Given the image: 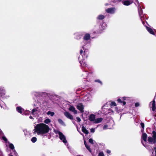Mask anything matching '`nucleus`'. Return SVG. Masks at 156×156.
<instances>
[{"instance_id":"nucleus-34","label":"nucleus","mask_w":156,"mask_h":156,"mask_svg":"<svg viewBox=\"0 0 156 156\" xmlns=\"http://www.w3.org/2000/svg\"><path fill=\"white\" fill-rule=\"evenodd\" d=\"M110 105L111 106H116V105L115 103L114 102H112L110 104Z\"/></svg>"},{"instance_id":"nucleus-28","label":"nucleus","mask_w":156,"mask_h":156,"mask_svg":"<svg viewBox=\"0 0 156 156\" xmlns=\"http://www.w3.org/2000/svg\"><path fill=\"white\" fill-rule=\"evenodd\" d=\"M111 127H108V125H104L103 127V129L104 130L106 129H111Z\"/></svg>"},{"instance_id":"nucleus-47","label":"nucleus","mask_w":156,"mask_h":156,"mask_svg":"<svg viewBox=\"0 0 156 156\" xmlns=\"http://www.w3.org/2000/svg\"><path fill=\"white\" fill-rule=\"evenodd\" d=\"M111 152V151L110 150H108L107 151V153L108 154H109Z\"/></svg>"},{"instance_id":"nucleus-6","label":"nucleus","mask_w":156,"mask_h":156,"mask_svg":"<svg viewBox=\"0 0 156 156\" xmlns=\"http://www.w3.org/2000/svg\"><path fill=\"white\" fill-rule=\"evenodd\" d=\"M59 138L62 140V142L68 147L67 141L66 140V136L61 132H59Z\"/></svg>"},{"instance_id":"nucleus-12","label":"nucleus","mask_w":156,"mask_h":156,"mask_svg":"<svg viewBox=\"0 0 156 156\" xmlns=\"http://www.w3.org/2000/svg\"><path fill=\"white\" fill-rule=\"evenodd\" d=\"M106 11L108 13L113 14L114 13L115 9L114 8H109L108 9H106Z\"/></svg>"},{"instance_id":"nucleus-38","label":"nucleus","mask_w":156,"mask_h":156,"mask_svg":"<svg viewBox=\"0 0 156 156\" xmlns=\"http://www.w3.org/2000/svg\"><path fill=\"white\" fill-rule=\"evenodd\" d=\"M95 82L100 83L102 85V82L99 80H95Z\"/></svg>"},{"instance_id":"nucleus-51","label":"nucleus","mask_w":156,"mask_h":156,"mask_svg":"<svg viewBox=\"0 0 156 156\" xmlns=\"http://www.w3.org/2000/svg\"><path fill=\"white\" fill-rule=\"evenodd\" d=\"M154 116L156 118V113L154 114Z\"/></svg>"},{"instance_id":"nucleus-14","label":"nucleus","mask_w":156,"mask_h":156,"mask_svg":"<svg viewBox=\"0 0 156 156\" xmlns=\"http://www.w3.org/2000/svg\"><path fill=\"white\" fill-rule=\"evenodd\" d=\"M9 147L12 150H13V151L14 152V154L16 156H17V152H16V151L14 149V146L13 145V144L12 143L9 144Z\"/></svg>"},{"instance_id":"nucleus-2","label":"nucleus","mask_w":156,"mask_h":156,"mask_svg":"<svg viewBox=\"0 0 156 156\" xmlns=\"http://www.w3.org/2000/svg\"><path fill=\"white\" fill-rule=\"evenodd\" d=\"M80 57H79V62L81 64V69L83 71V73L82 74V76L84 79H86L89 73L87 72L84 70L83 69V68L85 67H87L88 69H89V68L88 67L87 64L85 62H84L83 61H82L80 60Z\"/></svg>"},{"instance_id":"nucleus-40","label":"nucleus","mask_w":156,"mask_h":156,"mask_svg":"<svg viewBox=\"0 0 156 156\" xmlns=\"http://www.w3.org/2000/svg\"><path fill=\"white\" fill-rule=\"evenodd\" d=\"M98 156H104V155L103 152H100L98 154Z\"/></svg>"},{"instance_id":"nucleus-31","label":"nucleus","mask_w":156,"mask_h":156,"mask_svg":"<svg viewBox=\"0 0 156 156\" xmlns=\"http://www.w3.org/2000/svg\"><path fill=\"white\" fill-rule=\"evenodd\" d=\"M37 139L36 137H32L31 139V141L33 143H35L37 141Z\"/></svg>"},{"instance_id":"nucleus-10","label":"nucleus","mask_w":156,"mask_h":156,"mask_svg":"<svg viewBox=\"0 0 156 156\" xmlns=\"http://www.w3.org/2000/svg\"><path fill=\"white\" fill-rule=\"evenodd\" d=\"M77 108L81 112H83L84 107L83 104L81 103H79L77 105Z\"/></svg>"},{"instance_id":"nucleus-37","label":"nucleus","mask_w":156,"mask_h":156,"mask_svg":"<svg viewBox=\"0 0 156 156\" xmlns=\"http://www.w3.org/2000/svg\"><path fill=\"white\" fill-rule=\"evenodd\" d=\"M154 149L155 150V155L154 154V153L153 152L152 155L151 156H156V147H155L154 148Z\"/></svg>"},{"instance_id":"nucleus-8","label":"nucleus","mask_w":156,"mask_h":156,"mask_svg":"<svg viewBox=\"0 0 156 156\" xmlns=\"http://www.w3.org/2000/svg\"><path fill=\"white\" fill-rule=\"evenodd\" d=\"M133 2L132 0H124L122 2V4L128 6L133 3Z\"/></svg>"},{"instance_id":"nucleus-7","label":"nucleus","mask_w":156,"mask_h":156,"mask_svg":"<svg viewBox=\"0 0 156 156\" xmlns=\"http://www.w3.org/2000/svg\"><path fill=\"white\" fill-rule=\"evenodd\" d=\"M138 13L140 15V18L141 19L142 23L144 25V21H143L142 20V19L143 18V16H144V15L143 13L142 10L141 8V6L140 5H138Z\"/></svg>"},{"instance_id":"nucleus-3","label":"nucleus","mask_w":156,"mask_h":156,"mask_svg":"<svg viewBox=\"0 0 156 156\" xmlns=\"http://www.w3.org/2000/svg\"><path fill=\"white\" fill-rule=\"evenodd\" d=\"M152 134V137L151 136L148 137L147 140L148 142L152 144L156 143V132L154 131H153Z\"/></svg>"},{"instance_id":"nucleus-4","label":"nucleus","mask_w":156,"mask_h":156,"mask_svg":"<svg viewBox=\"0 0 156 156\" xmlns=\"http://www.w3.org/2000/svg\"><path fill=\"white\" fill-rule=\"evenodd\" d=\"M82 48L83 49V50L84 51V52H83V55H82V54L83 53V50L81 49L80 50V54L81 55L82 57L83 58V59H81L80 58V60L82 61H83L84 59L83 58H84V59L87 58L88 57V51L87 49H84V46H83L82 47ZM81 57L80 56H79V57Z\"/></svg>"},{"instance_id":"nucleus-48","label":"nucleus","mask_w":156,"mask_h":156,"mask_svg":"<svg viewBox=\"0 0 156 156\" xmlns=\"http://www.w3.org/2000/svg\"><path fill=\"white\" fill-rule=\"evenodd\" d=\"M84 144L85 146L87 145V143L85 141H84Z\"/></svg>"},{"instance_id":"nucleus-20","label":"nucleus","mask_w":156,"mask_h":156,"mask_svg":"<svg viewBox=\"0 0 156 156\" xmlns=\"http://www.w3.org/2000/svg\"><path fill=\"white\" fill-rule=\"evenodd\" d=\"M142 137L145 142H146L147 137V134L145 133H143Z\"/></svg>"},{"instance_id":"nucleus-55","label":"nucleus","mask_w":156,"mask_h":156,"mask_svg":"<svg viewBox=\"0 0 156 156\" xmlns=\"http://www.w3.org/2000/svg\"><path fill=\"white\" fill-rule=\"evenodd\" d=\"M87 97L86 96H85V98H86Z\"/></svg>"},{"instance_id":"nucleus-49","label":"nucleus","mask_w":156,"mask_h":156,"mask_svg":"<svg viewBox=\"0 0 156 156\" xmlns=\"http://www.w3.org/2000/svg\"><path fill=\"white\" fill-rule=\"evenodd\" d=\"M81 38V37L80 36H79V38H78H78H77V37H76V39H80V38Z\"/></svg>"},{"instance_id":"nucleus-41","label":"nucleus","mask_w":156,"mask_h":156,"mask_svg":"<svg viewBox=\"0 0 156 156\" xmlns=\"http://www.w3.org/2000/svg\"><path fill=\"white\" fill-rule=\"evenodd\" d=\"M95 128H91L90 129V131L91 133H94L95 132Z\"/></svg>"},{"instance_id":"nucleus-22","label":"nucleus","mask_w":156,"mask_h":156,"mask_svg":"<svg viewBox=\"0 0 156 156\" xmlns=\"http://www.w3.org/2000/svg\"><path fill=\"white\" fill-rule=\"evenodd\" d=\"M34 111L38 113L40 112L39 111V109L38 107H37L36 108L33 109L32 110L31 114H33L34 112Z\"/></svg>"},{"instance_id":"nucleus-42","label":"nucleus","mask_w":156,"mask_h":156,"mask_svg":"<svg viewBox=\"0 0 156 156\" xmlns=\"http://www.w3.org/2000/svg\"><path fill=\"white\" fill-rule=\"evenodd\" d=\"M140 125L142 129H144V124L142 122L140 123Z\"/></svg>"},{"instance_id":"nucleus-30","label":"nucleus","mask_w":156,"mask_h":156,"mask_svg":"<svg viewBox=\"0 0 156 156\" xmlns=\"http://www.w3.org/2000/svg\"><path fill=\"white\" fill-rule=\"evenodd\" d=\"M102 29L104 30L106 27V25L105 23H103L101 24Z\"/></svg>"},{"instance_id":"nucleus-25","label":"nucleus","mask_w":156,"mask_h":156,"mask_svg":"<svg viewBox=\"0 0 156 156\" xmlns=\"http://www.w3.org/2000/svg\"><path fill=\"white\" fill-rule=\"evenodd\" d=\"M5 105V103L2 100L0 99V106L1 108H4Z\"/></svg>"},{"instance_id":"nucleus-17","label":"nucleus","mask_w":156,"mask_h":156,"mask_svg":"<svg viewBox=\"0 0 156 156\" xmlns=\"http://www.w3.org/2000/svg\"><path fill=\"white\" fill-rule=\"evenodd\" d=\"M146 28L147 29V30L148 31L149 33H150L151 34H153V35H155V34L154 33V32L153 30L151 28L149 27H147V26H145Z\"/></svg>"},{"instance_id":"nucleus-50","label":"nucleus","mask_w":156,"mask_h":156,"mask_svg":"<svg viewBox=\"0 0 156 156\" xmlns=\"http://www.w3.org/2000/svg\"><path fill=\"white\" fill-rule=\"evenodd\" d=\"M29 118H30V119H33V117H32V116H30Z\"/></svg>"},{"instance_id":"nucleus-45","label":"nucleus","mask_w":156,"mask_h":156,"mask_svg":"<svg viewBox=\"0 0 156 156\" xmlns=\"http://www.w3.org/2000/svg\"><path fill=\"white\" fill-rule=\"evenodd\" d=\"M135 106L137 107L139 106V104L138 103H136L135 104Z\"/></svg>"},{"instance_id":"nucleus-5","label":"nucleus","mask_w":156,"mask_h":156,"mask_svg":"<svg viewBox=\"0 0 156 156\" xmlns=\"http://www.w3.org/2000/svg\"><path fill=\"white\" fill-rule=\"evenodd\" d=\"M16 109L17 111L18 112L20 113L22 115L24 114L25 113V115H28L30 113V112L28 111H26L25 112L24 110L20 107H17Z\"/></svg>"},{"instance_id":"nucleus-56","label":"nucleus","mask_w":156,"mask_h":156,"mask_svg":"<svg viewBox=\"0 0 156 156\" xmlns=\"http://www.w3.org/2000/svg\"><path fill=\"white\" fill-rule=\"evenodd\" d=\"M9 156H13L12 155H10Z\"/></svg>"},{"instance_id":"nucleus-23","label":"nucleus","mask_w":156,"mask_h":156,"mask_svg":"<svg viewBox=\"0 0 156 156\" xmlns=\"http://www.w3.org/2000/svg\"><path fill=\"white\" fill-rule=\"evenodd\" d=\"M105 18V16L102 15H99L97 17V19L99 20H102Z\"/></svg>"},{"instance_id":"nucleus-54","label":"nucleus","mask_w":156,"mask_h":156,"mask_svg":"<svg viewBox=\"0 0 156 156\" xmlns=\"http://www.w3.org/2000/svg\"><path fill=\"white\" fill-rule=\"evenodd\" d=\"M104 107H105V106H104L103 107H102V109H103V108H104Z\"/></svg>"},{"instance_id":"nucleus-36","label":"nucleus","mask_w":156,"mask_h":156,"mask_svg":"<svg viewBox=\"0 0 156 156\" xmlns=\"http://www.w3.org/2000/svg\"><path fill=\"white\" fill-rule=\"evenodd\" d=\"M2 139L5 141V143H6L7 141V140L5 136H3L2 137Z\"/></svg>"},{"instance_id":"nucleus-9","label":"nucleus","mask_w":156,"mask_h":156,"mask_svg":"<svg viewBox=\"0 0 156 156\" xmlns=\"http://www.w3.org/2000/svg\"><path fill=\"white\" fill-rule=\"evenodd\" d=\"M155 101L154 100L150 103V106L152 108L153 111H154L156 110V107H155Z\"/></svg>"},{"instance_id":"nucleus-33","label":"nucleus","mask_w":156,"mask_h":156,"mask_svg":"<svg viewBox=\"0 0 156 156\" xmlns=\"http://www.w3.org/2000/svg\"><path fill=\"white\" fill-rule=\"evenodd\" d=\"M86 147V148H87V150H88L90 152H91V150L90 149V147L88 145H86V146H85Z\"/></svg>"},{"instance_id":"nucleus-26","label":"nucleus","mask_w":156,"mask_h":156,"mask_svg":"<svg viewBox=\"0 0 156 156\" xmlns=\"http://www.w3.org/2000/svg\"><path fill=\"white\" fill-rule=\"evenodd\" d=\"M125 98H126L125 97H122V98H121V99L119 98L118 99V101L119 103H122V100L124 101V100H125Z\"/></svg>"},{"instance_id":"nucleus-43","label":"nucleus","mask_w":156,"mask_h":156,"mask_svg":"<svg viewBox=\"0 0 156 156\" xmlns=\"http://www.w3.org/2000/svg\"><path fill=\"white\" fill-rule=\"evenodd\" d=\"M38 113L37 112L35 111L34 112L33 114H31L32 115H34L35 116H36L38 114Z\"/></svg>"},{"instance_id":"nucleus-1","label":"nucleus","mask_w":156,"mask_h":156,"mask_svg":"<svg viewBox=\"0 0 156 156\" xmlns=\"http://www.w3.org/2000/svg\"><path fill=\"white\" fill-rule=\"evenodd\" d=\"M48 126L43 123H40L37 125L34 130V133H36L38 135L44 134L48 133L49 131Z\"/></svg>"},{"instance_id":"nucleus-35","label":"nucleus","mask_w":156,"mask_h":156,"mask_svg":"<svg viewBox=\"0 0 156 156\" xmlns=\"http://www.w3.org/2000/svg\"><path fill=\"white\" fill-rule=\"evenodd\" d=\"M89 143H90L92 144H94V143H93V140L91 139V138H90L89 139Z\"/></svg>"},{"instance_id":"nucleus-24","label":"nucleus","mask_w":156,"mask_h":156,"mask_svg":"<svg viewBox=\"0 0 156 156\" xmlns=\"http://www.w3.org/2000/svg\"><path fill=\"white\" fill-rule=\"evenodd\" d=\"M5 90L3 89L0 90V97H2L5 95Z\"/></svg>"},{"instance_id":"nucleus-46","label":"nucleus","mask_w":156,"mask_h":156,"mask_svg":"<svg viewBox=\"0 0 156 156\" xmlns=\"http://www.w3.org/2000/svg\"><path fill=\"white\" fill-rule=\"evenodd\" d=\"M122 104H123L122 105H126V102L125 101H123L122 102Z\"/></svg>"},{"instance_id":"nucleus-15","label":"nucleus","mask_w":156,"mask_h":156,"mask_svg":"<svg viewBox=\"0 0 156 156\" xmlns=\"http://www.w3.org/2000/svg\"><path fill=\"white\" fill-rule=\"evenodd\" d=\"M95 115L93 114H91L90 115L89 117V120L90 121L93 122H94L95 119Z\"/></svg>"},{"instance_id":"nucleus-19","label":"nucleus","mask_w":156,"mask_h":156,"mask_svg":"<svg viewBox=\"0 0 156 156\" xmlns=\"http://www.w3.org/2000/svg\"><path fill=\"white\" fill-rule=\"evenodd\" d=\"M102 120H103V119L102 118H97V119H95L94 122L95 123H99L100 122H102Z\"/></svg>"},{"instance_id":"nucleus-13","label":"nucleus","mask_w":156,"mask_h":156,"mask_svg":"<svg viewBox=\"0 0 156 156\" xmlns=\"http://www.w3.org/2000/svg\"><path fill=\"white\" fill-rule=\"evenodd\" d=\"M69 110L71 112H73L74 114H76L77 113V111L76 110L75 107L73 106H71L69 108Z\"/></svg>"},{"instance_id":"nucleus-27","label":"nucleus","mask_w":156,"mask_h":156,"mask_svg":"<svg viewBox=\"0 0 156 156\" xmlns=\"http://www.w3.org/2000/svg\"><path fill=\"white\" fill-rule=\"evenodd\" d=\"M48 115H50L51 116H53L55 114V113L53 112H51V111H48L47 112Z\"/></svg>"},{"instance_id":"nucleus-39","label":"nucleus","mask_w":156,"mask_h":156,"mask_svg":"<svg viewBox=\"0 0 156 156\" xmlns=\"http://www.w3.org/2000/svg\"><path fill=\"white\" fill-rule=\"evenodd\" d=\"M134 2L135 3H136L138 4V5H140L139 4V2L137 0H134Z\"/></svg>"},{"instance_id":"nucleus-44","label":"nucleus","mask_w":156,"mask_h":156,"mask_svg":"<svg viewBox=\"0 0 156 156\" xmlns=\"http://www.w3.org/2000/svg\"><path fill=\"white\" fill-rule=\"evenodd\" d=\"M76 119L78 122H80L81 121L79 117H76Z\"/></svg>"},{"instance_id":"nucleus-32","label":"nucleus","mask_w":156,"mask_h":156,"mask_svg":"<svg viewBox=\"0 0 156 156\" xmlns=\"http://www.w3.org/2000/svg\"><path fill=\"white\" fill-rule=\"evenodd\" d=\"M59 123L62 125L65 126V124L64 122L61 119H59Z\"/></svg>"},{"instance_id":"nucleus-21","label":"nucleus","mask_w":156,"mask_h":156,"mask_svg":"<svg viewBox=\"0 0 156 156\" xmlns=\"http://www.w3.org/2000/svg\"><path fill=\"white\" fill-rule=\"evenodd\" d=\"M142 144H143V145L146 148L148 149L149 150H151V147L150 146L148 145H144V143H143V142L142 141H141Z\"/></svg>"},{"instance_id":"nucleus-16","label":"nucleus","mask_w":156,"mask_h":156,"mask_svg":"<svg viewBox=\"0 0 156 156\" xmlns=\"http://www.w3.org/2000/svg\"><path fill=\"white\" fill-rule=\"evenodd\" d=\"M90 35L88 34H86L83 37L84 42L90 39Z\"/></svg>"},{"instance_id":"nucleus-11","label":"nucleus","mask_w":156,"mask_h":156,"mask_svg":"<svg viewBox=\"0 0 156 156\" xmlns=\"http://www.w3.org/2000/svg\"><path fill=\"white\" fill-rule=\"evenodd\" d=\"M64 115L68 118L70 119H73V117L68 112H66L64 113Z\"/></svg>"},{"instance_id":"nucleus-53","label":"nucleus","mask_w":156,"mask_h":156,"mask_svg":"<svg viewBox=\"0 0 156 156\" xmlns=\"http://www.w3.org/2000/svg\"><path fill=\"white\" fill-rule=\"evenodd\" d=\"M108 5V4H105V5Z\"/></svg>"},{"instance_id":"nucleus-29","label":"nucleus","mask_w":156,"mask_h":156,"mask_svg":"<svg viewBox=\"0 0 156 156\" xmlns=\"http://www.w3.org/2000/svg\"><path fill=\"white\" fill-rule=\"evenodd\" d=\"M51 122V120L49 119H47L44 120V122L46 124H48V123L50 122Z\"/></svg>"},{"instance_id":"nucleus-18","label":"nucleus","mask_w":156,"mask_h":156,"mask_svg":"<svg viewBox=\"0 0 156 156\" xmlns=\"http://www.w3.org/2000/svg\"><path fill=\"white\" fill-rule=\"evenodd\" d=\"M82 131L86 134H88L89 133L88 131L84 126L82 127Z\"/></svg>"},{"instance_id":"nucleus-52","label":"nucleus","mask_w":156,"mask_h":156,"mask_svg":"<svg viewBox=\"0 0 156 156\" xmlns=\"http://www.w3.org/2000/svg\"><path fill=\"white\" fill-rule=\"evenodd\" d=\"M85 100L87 101H89L90 100V99H87L86 98L85 99Z\"/></svg>"}]
</instances>
